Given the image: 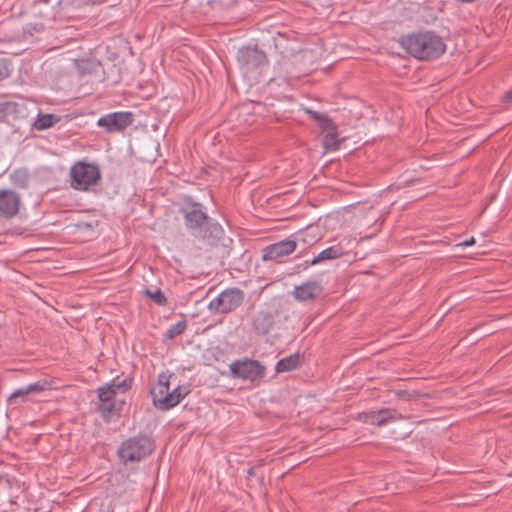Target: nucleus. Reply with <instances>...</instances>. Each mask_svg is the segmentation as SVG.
<instances>
[{
  "label": "nucleus",
  "mask_w": 512,
  "mask_h": 512,
  "mask_svg": "<svg viewBox=\"0 0 512 512\" xmlns=\"http://www.w3.org/2000/svg\"><path fill=\"white\" fill-rule=\"evenodd\" d=\"M104 0H74V3L76 4V6H81V5H95V4H100L102 3Z\"/></svg>",
  "instance_id": "bb28decb"
},
{
  "label": "nucleus",
  "mask_w": 512,
  "mask_h": 512,
  "mask_svg": "<svg viewBox=\"0 0 512 512\" xmlns=\"http://www.w3.org/2000/svg\"><path fill=\"white\" fill-rule=\"evenodd\" d=\"M180 212L183 215L186 229L195 238H219L223 233L222 227L217 222L211 221L200 203H185L180 208Z\"/></svg>",
  "instance_id": "f03ea898"
},
{
  "label": "nucleus",
  "mask_w": 512,
  "mask_h": 512,
  "mask_svg": "<svg viewBox=\"0 0 512 512\" xmlns=\"http://www.w3.org/2000/svg\"><path fill=\"white\" fill-rule=\"evenodd\" d=\"M30 395V392L27 391V386L23 388H19L15 390L9 397H8V403L11 405L14 404H20L23 402H26L28 400V396Z\"/></svg>",
  "instance_id": "4be33fe9"
},
{
  "label": "nucleus",
  "mask_w": 512,
  "mask_h": 512,
  "mask_svg": "<svg viewBox=\"0 0 512 512\" xmlns=\"http://www.w3.org/2000/svg\"><path fill=\"white\" fill-rule=\"evenodd\" d=\"M275 316L269 311H259L252 320V327L256 334L266 335L273 328Z\"/></svg>",
  "instance_id": "2eb2a0df"
},
{
  "label": "nucleus",
  "mask_w": 512,
  "mask_h": 512,
  "mask_svg": "<svg viewBox=\"0 0 512 512\" xmlns=\"http://www.w3.org/2000/svg\"><path fill=\"white\" fill-rule=\"evenodd\" d=\"M20 195L13 190L0 189V215L11 218L19 212Z\"/></svg>",
  "instance_id": "ddd939ff"
},
{
  "label": "nucleus",
  "mask_w": 512,
  "mask_h": 512,
  "mask_svg": "<svg viewBox=\"0 0 512 512\" xmlns=\"http://www.w3.org/2000/svg\"><path fill=\"white\" fill-rule=\"evenodd\" d=\"M58 120L59 118L54 114H39L34 127L37 130H46L52 127Z\"/></svg>",
  "instance_id": "aec40b11"
},
{
  "label": "nucleus",
  "mask_w": 512,
  "mask_h": 512,
  "mask_svg": "<svg viewBox=\"0 0 512 512\" xmlns=\"http://www.w3.org/2000/svg\"><path fill=\"white\" fill-rule=\"evenodd\" d=\"M400 43L407 53L424 61L435 60L446 51L443 38L433 31H421L403 36Z\"/></svg>",
  "instance_id": "f257e3e1"
},
{
  "label": "nucleus",
  "mask_w": 512,
  "mask_h": 512,
  "mask_svg": "<svg viewBox=\"0 0 512 512\" xmlns=\"http://www.w3.org/2000/svg\"><path fill=\"white\" fill-rule=\"evenodd\" d=\"M70 186L78 191H87L96 185L100 178V168L95 163L78 161L70 168Z\"/></svg>",
  "instance_id": "39448f33"
},
{
  "label": "nucleus",
  "mask_w": 512,
  "mask_h": 512,
  "mask_svg": "<svg viewBox=\"0 0 512 512\" xmlns=\"http://www.w3.org/2000/svg\"><path fill=\"white\" fill-rule=\"evenodd\" d=\"M297 247L296 241L285 239L271 244L263 249L262 259L264 261H278L282 257L292 254Z\"/></svg>",
  "instance_id": "9b49d317"
},
{
  "label": "nucleus",
  "mask_w": 512,
  "mask_h": 512,
  "mask_svg": "<svg viewBox=\"0 0 512 512\" xmlns=\"http://www.w3.org/2000/svg\"><path fill=\"white\" fill-rule=\"evenodd\" d=\"M229 370L233 378L245 381L255 382L265 376V367L257 360L242 359L236 360L229 365Z\"/></svg>",
  "instance_id": "0eeeda50"
},
{
  "label": "nucleus",
  "mask_w": 512,
  "mask_h": 512,
  "mask_svg": "<svg viewBox=\"0 0 512 512\" xmlns=\"http://www.w3.org/2000/svg\"><path fill=\"white\" fill-rule=\"evenodd\" d=\"M506 99L507 100H512V90L509 91L507 94H506Z\"/></svg>",
  "instance_id": "c85d7f7f"
},
{
  "label": "nucleus",
  "mask_w": 512,
  "mask_h": 512,
  "mask_svg": "<svg viewBox=\"0 0 512 512\" xmlns=\"http://www.w3.org/2000/svg\"><path fill=\"white\" fill-rule=\"evenodd\" d=\"M48 386H49V384L47 381L40 380L35 383H31V384L27 385V391H29L30 394L38 393V392H42V391L48 389Z\"/></svg>",
  "instance_id": "a878e982"
},
{
  "label": "nucleus",
  "mask_w": 512,
  "mask_h": 512,
  "mask_svg": "<svg viewBox=\"0 0 512 512\" xmlns=\"http://www.w3.org/2000/svg\"><path fill=\"white\" fill-rule=\"evenodd\" d=\"M170 377L171 376H167L164 373L160 374L158 377L157 386L151 390L153 404L155 407L163 411L175 407L189 393V390L182 386H177L172 391H170Z\"/></svg>",
  "instance_id": "7ed1b4c3"
},
{
  "label": "nucleus",
  "mask_w": 512,
  "mask_h": 512,
  "mask_svg": "<svg viewBox=\"0 0 512 512\" xmlns=\"http://www.w3.org/2000/svg\"><path fill=\"white\" fill-rule=\"evenodd\" d=\"M12 70V63L9 60L0 59V81L8 78Z\"/></svg>",
  "instance_id": "393cba45"
},
{
  "label": "nucleus",
  "mask_w": 512,
  "mask_h": 512,
  "mask_svg": "<svg viewBox=\"0 0 512 512\" xmlns=\"http://www.w3.org/2000/svg\"><path fill=\"white\" fill-rule=\"evenodd\" d=\"M475 244V238L474 237H471L470 239L468 240H465L463 242H460L459 244H457V246L459 247H469V246H472Z\"/></svg>",
  "instance_id": "cd10ccee"
},
{
  "label": "nucleus",
  "mask_w": 512,
  "mask_h": 512,
  "mask_svg": "<svg viewBox=\"0 0 512 512\" xmlns=\"http://www.w3.org/2000/svg\"><path fill=\"white\" fill-rule=\"evenodd\" d=\"M237 60L248 71L267 62L266 55L257 47H243L237 53Z\"/></svg>",
  "instance_id": "f8f14e48"
},
{
  "label": "nucleus",
  "mask_w": 512,
  "mask_h": 512,
  "mask_svg": "<svg viewBox=\"0 0 512 512\" xmlns=\"http://www.w3.org/2000/svg\"><path fill=\"white\" fill-rule=\"evenodd\" d=\"M26 186V176L24 175V182L22 184V187H25Z\"/></svg>",
  "instance_id": "7c9ffc66"
},
{
  "label": "nucleus",
  "mask_w": 512,
  "mask_h": 512,
  "mask_svg": "<svg viewBox=\"0 0 512 512\" xmlns=\"http://www.w3.org/2000/svg\"><path fill=\"white\" fill-rule=\"evenodd\" d=\"M132 385V380L124 378L122 380L119 377L114 378L110 383H107L97 389L98 398L100 402H107L110 400H118L117 394L126 393Z\"/></svg>",
  "instance_id": "1a4fd4ad"
},
{
  "label": "nucleus",
  "mask_w": 512,
  "mask_h": 512,
  "mask_svg": "<svg viewBox=\"0 0 512 512\" xmlns=\"http://www.w3.org/2000/svg\"><path fill=\"white\" fill-rule=\"evenodd\" d=\"M359 419L365 424L386 426L389 423L402 419V415L396 410L381 409L362 413L359 415Z\"/></svg>",
  "instance_id": "9d476101"
},
{
  "label": "nucleus",
  "mask_w": 512,
  "mask_h": 512,
  "mask_svg": "<svg viewBox=\"0 0 512 512\" xmlns=\"http://www.w3.org/2000/svg\"><path fill=\"white\" fill-rule=\"evenodd\" d=\"M305 111L310 116L311 119L315 120L319 124V126L322 129L324 128V126L330 125V123H332V120L324 114H321L311 109H306Z\"/></svg>",
  "instance_id": "5701e85b"
},
{
  "label": "nucleus",
  "mask_w": 512,
  "mask_h": 512,
  "mask_svg": "<svg viewBox=\"0 0 512 512\" xmlns=\"http://www.w3.org/2000/svg\"><path fill=\"white\" fill-rule=\"evenodd\" d=\"M301 359L298 353L284 357L277 362L275 370L277 373L292 371L301 365Z\"/></svg>",
  "instance_id": "6ab92c4d"
},
{
  "label": "nucleus",
  "mask_w": 512,
  "mask_h": 512,
  "mask_svg": "<svg viewBox=\"0 0 512 512\" xmlns=\"http://www.w3.org/2000/svg\"><path fill=\"white\" fill-rule=\"evenodd\" d=\"M245 294L239 288H228L222 291L208 304V309L214 314H228L235 311L244 301Z\"/></svg>",
  "instance_id": "423d86ee"
},
{
  "label": "nucleus",
  "mask_w": 512,
  "mask_h": 512,
  "mask_svg": "<svg viewBox=\"0 0 512 512\" xmlns=\"http://www.w3.org/2000/svg\"><path fill=\"white\" fill-rule=\"evenodd\" d=\"M145 295L151 298L159 306H164L167 303V298L160 289H147L145 290Z\"/></svg>",
  "instance_id": "b1692460"
},
{
  "label": "nucleus",
  "mask_w": 512,
  "mask_h": 512,
  "mask_svg": "<svg viewBox=\"0 0 512 512\" xmlns=\"http://www.w3.org/2000/svg\"><path fill=\"white\" fill-rule=\"evenodd\" d=\"M248 475H249V476H253V475H254V468H250V469L248 470Z\"/></svg>",
  "instance_id": "c756f323"
},
{
  "label": "nucleus",
  "mask_w": 512,
  "mask_h": 512,
  "mask_svg": "<svg viewBox=\"0 0 512 512\" xmlns=\"http://www.w3.org/2000/svg\"><path fill=\"white\" fill-rule=\"evenodd\" d=\"M187 328V321L186 320H181V321H178L177 323L171 325L167 331L165 332V338L166 339H174L175 337L181 335L182 333H184V331L186 330Z\"/></svg>",
  "instance_id": "412c9836"
},
{
  "label": "nucleus",
  "mask_w": 512,
  "mask_h": 512,
  "mask_svg": "<svg viewBox=\"0 0 512 512\" xmlns=\"http://www.w3.org/2000/svg\"><path fill=\"white\" fill-rule=\"evenodd\" d=\"M324 136H323V146L325 150L327 151H336L340 147V143L338 140V132L337 127L332 122L330 125L324 126L322 129Z\"/></svg>",
  "instance_id": "a211bd4d"
},
{
  "label": "nucleus",
  "mask_w": 512,
  "mask_h": 512,
  "mask_svg": "<svg viewBox=\"0 0 512 512\" xmlns=\"http://www.w3.org/2000/svg\"><path fill=\"white\" fill-rule=\"evenodd\" d=\"M124 404V400H110L107 402H100L98 409L103 419L109 421L112 417L119 416Z\"/></svg>",
  "instance_id": "f3484780"
},
{
  "label": "nucleus",
  "mask_w": 512,
  "mask_h": 512,
  "mask_svg": "<svg viewBox=\"0 0 512 512\" xmlns=\"http://www.w3.org/2000/svg\"><path fill=\"white\" fill-rule=\"evenodd\" d=\"M134 122V114L130 111H117L103 115L97 121V126L103 128L106 133L114 134L123 132Z\"/></svg>",
  "instance_id": "6e6552de"
},
{
  "label": "nucleus",
  "mask_w": 512,
  "mask_h": 512,
  "mask_svg": "<svg viewBox=\"0 0 512 512\" xmlns=\"http://www.w3.org/2000/svg\"><path fill=\"white\" fill-rule=\"evenodd\" d=\"M322 292V286L316 281H308L302 285L296 286L293 296L297 301L307 302L318 297Z\"/></svg>",
  "instance_id": "4468645a"
},
{
  "label": "nucleus",
  "mask_w": 512,
  "mask_h": 512,
  "mask_svg": "<svg viewBox=\"0 0 512 512\" xmlns=\"http://www.w3.org/2000/svg\"><path fill=\"white\" fill-rule=\"evenodd\" d=\"M344 249L340 244L333 245L322 250L316 257H314L311 261H305L304 268L308 266H314L321 262L333 260L344 255Z\"/></svg>",
  "instance_id": "dca6fc26"
},
{
  "label": "nucleus",
  "mask_w": 512,
  "mask_h": 512,
  "mask_svg": "<svg viewBox=\"0 0 512 512\" xmlns=\"http://www.w3.org/2000/svg\"><path fill=\"white\" fill-rule=\"evenodd\" d=\"M155 448L154 441L147 435L128 438L118 448V456L123 463L139 462L149 456Z\"/></svg>",
  "instance_id": "20e7f679"
}]
</instances>
